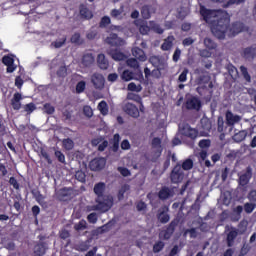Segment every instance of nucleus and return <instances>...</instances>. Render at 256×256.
Listing matches in <instances>:
<instances>
[{"mask_svg": "<svg viewBox=\"0 0 256 256\" xmlns=\"http://www.w3.org/2000/svg\"><path fill=\"white\" fill-rule=\"evenodd\" d=\"M200 15L205 23L212 21L211 31L217 39H225L227 29H229V24L231 23V18H229L227 11L221 9L213 10L201 5Z\"/></svg>", "mask_w": 256, "mask_h": 256, "instance_id": "nucleus-1", "label": "nucleus"}, {"mask_svg": "<svg viewBox=\"0 0 256 256\" xmlns=\"http://www.w3.org/2000/svg\"><path fill=\"white\" fill-rule=\"evenodd\" d=\"M106 185L105 182H99L94 185V193L96 197V205L94 208L96 211H102V213H107L111 207H113L114 199L110 194L105 195Z\"/></svg>", "mask_w": 256, "mask_h": 256, "instance_id": "nucleus-2", "label": "nucleus"}, {"mask_svg": "<svg viewBox=\"0 0 256 256\" xmlns=\"http://www.w3.org/2000/svg\"><path fill=\"white\" fill-rule=\"evenodd\" d=\"M198 81L199 86L196 88L198 94L203 97V95H207V93L210 95L213 93V82L211 81V76L201 75L198 78Z\"/></svg>", "mask_w": 256, "mask_h": 256, "instance_id": "nucleus-3", "label": "nucleus"}, {"mask_svg": "<svg viewBox=\"0 0 256 256\" xmlns=\"http://www.w3.org/2000/svg\"><path fill=\"white\" fill-rule=\"evenodd\" d=\"M179 225V219L174 218L166 227V229H163L159 233V238L163 239L164 241H169L171 237H173V233H175V229H177V226Z\"/></svg>", "mask_w": 256, "mask_h": 256, "instance_id": "nucleus-4", "label": "nucleus"}, {"mask_svg": "<svg viewBox=\"0 0 256 256\" xmlns=\"http://www.w3.org/2000/svg\"><path fill=\"white\" fill-rule=\"evenodd\" d=\"M201 107H203L201 100L196 96H192L186 99L182 109H186L187 111H201Z\"/></svg>", "mask_w": 256, "mask_h": 256, "instance_id": "nucleus-5", "label": "nucleus"}, {"mask_svg": "<svg viewBox=\"0 0 256 256\" xmlns=\"http://www.w3.org/2000/svg\"><path fill=\"white\" fill-rule=\"evenodd\" d=\"M183 179H185V172H183L181 164H176L170 173V181L174 185H177L181 183Z\"/></svg>", "mask_w": 256, "mask_h": 256, "instance_id": "nucleus-6", "label": "nucleus"}, {"mask_svg": "<svg viewBox=\"0 0 256 256\" xmlns=\"http://www.w3.org/2000/svg\"><path fill=\"white\" fill-rule=\"evenodd\" d=\"M238 183L241 187H247L253 177V168L251 166L246 167L245 171L238 174Z\"/></svg>", "mask_w": 256, "mask_h": 256, "instance_id": "nucleus-7", "label": "nucleus"}, {"mask_svg": "<svg viewBox=\"0 0 256 256\" xmlns=\"http://www.w3.org/2000/svg\"><path fill=\"white\" fill-rule=\"evenodd\" d=\"M228 30H229L231 37H235V35H239V33H243V31H247V27L245 26V24L243 22L237 21V22L232 23L230 28H229V24H228L227 31Z\"/></svg>", "mask_w": 256, "mask_h": 256, "instance_id": "nucleus-8", "label": "nucleus"}, {"mask_svg": "<svg viewBox=\"0 0 256 256\" xmlns=\"http://www.w3.org/2000/svg\"><path fill=\"white\" fill-rule=\"evenodd\" d=\"M2 63L7 67V73H14V71L17 69V65H15V59L11 55L3 56Z\"/></svg>", "mask_w": 256, "mask_h": 256, "instance_id": "nucleus-9", "label": "nucleus"}, {"mask_svg": "<svg viewBox=\"0 0 256 256\" xmlns=\"http://www.w3.org/2000/svg\"><path fill=\"white\" fill-rule=\"evenodd\" d=\"M181 134L184 137H189V139H197V137H199V131H197L195 128H191L189 124L182 127Z\"/></svg>", "mask_w": 256, "mask_h": 256, "instance_id": "nucleus-10", "label": "nucleus"}, {"mask_svg": "<svg viewBox=\"0 0 256 256\" xmlns=\"http://www.w3.org/2000/svg\"><path fill=\"white\" fill-rule=\"evenodd\" d=\"M175 195V192L173 189L167 187V186H162L161 189L158 192V198L160 201H167V199H171Z\"/></svg>", "mask_w": 256, "mask_h": 256, "instance_id": "nucleus-11", "label": "nucleus"}, {"mask_svg": "<svg viewBox=\"0 0 256 256\" xmlns=\"http://www.w3.org/2000/svg\"><path fill=\"white\" fill-rule=\"evenodd\" d=\"M91 83L95 89H103V87H105V77L100 73H94L91 76Z\"/></svg>", "mask_w": 256, "mask_h": 256, "instance_id": "nucleus-12", "label": "nucleus"}, {"mask_svg": "<svg viewBox=\"0 0 256 256\" xmlns=\"http://www.w3.org/2000/svg\"><path fill=\"white\" fill-rule=\"evenodd\" d=\"M105 41L110 47H121L123 45V39L119 38L116 33L110 34Z\"/></svg>", "mask_w": 256, "mask_h": 256, "instance_id": "nucleus-13", "label": "nucleus"}, {"mask_svg": "<svg viewBox=\"0 0 256 256\" xmlns=\"http://www.w3.org/2000/svg\"><path fill=\"white\" fill-rule=\"evenodd\" d=\"M58 199L60 201H69L70 199H73V188H61L58 191Z\"/></svg>", "mask_w": 256, "mask_h": 256, "instance_id": "nucleus-14", "label": "nucleus"}, {"mask_svg": "<svg viewBox=\"0 0 256 256\" xmlns=\"http://www.w3.org/2000/svg\"><path fill=\"white\" fill-rule=\"evenodd\" d=\"M124 111L129 115L130 117H133L134 119H138L140 113H139V108L135 106L133 103H126L124 106Z\"/></svg>", "mask_w": 256, "mask_h": 256, "instance_id": "nucleus-15", "label": "nucleus"}, {"mask_svg": "<svg viewBox=\"0 0 256 256\" xmlns=\"http://www.w3.org/2000/svg\"><path fill=\"white\" fill-rule=\"evenodd\" d=\"M21 101H23V95L19 92L14 93L10 100V105L14 111H19L21 109Z\"/></svg>", "mask_w": 256, "mask_h": 256, "instance_id": "nucleus-16", "label": "nucleus"}, {"mask_svg": "<svg viewBox=\"0 0 256 256\" xmlns=\"http://www.w3.org/2000/svg\"><path fill=\"white\" fill-rule=\"evenodd\" d=\"M157 219L163 225L169 223V221L171 220V216L169 215V208L164 207L162 209H159L157 214Z\"/></svg>", "mask_w": 256, "mask_h": 256, "instance_id": "nucleus-17", "label": "nucleus"}, {"mask_svg": "<svg viewBox=\"0 0 256 256\" xmlns=\"http://www.w3.org/2000/svg\"><path fill=\"white\" fill-rule=\"evenodd\" d=\"M157 13V8L151 4H146L141 8L142 19H151V15Z\"/></svg>", "mask_w": 256, "mask_h": 256, "instance_id": "nucleus-18", "label": "nucleus"}, {"mask_svg": "<svg viewBox=\"0 0 256 256\" xmlns=\"http://www.w3.org/2000/svg\"><path fill=\"white\" fill-rule=\"evenodd\" d=\"M149 63H151V65L155 68L167 69V64L165 60H163V58L159 56H151L149 58Z\"/></svg>", "mask_w": 256, "mask_h": 256, "instance_id": "nucleus-19", "label": "nucleus"}, {"mask_svg": "<svg viewBox=\"0 0 256 256\" xmlns=\"http://www.w3.org/2000/svg\"><path fill=\"white\" fill-rule=\"evenodd\" d=\"M241 121V116L233 114L231 110L226 111V124L228 127H233L236 123Z\"/></svg>", "mask_w": 256, "mask_h": 256, "instance_id": "nucleus-20", "label": "nucleus"}, {"mask_svg": "<svg viewBox=\"0 0 256 256\" xmlns=\"http://www.w3.org/2000/svg\"><path fill=\"white\" fill-rule=\"evenodd\" d=\"M89 167L91 171H101L105 167V159L103 158H94L90 161Z\"/></svg>", "mask_w": 256, "mask_h": 256, "instance_id": "nucleus-21", "label": "nucleus"}, {"mask_svg": "<svg viewBox=\"0 0 256 256\" xmlns=\"http://www.w3.org/2000/svg\"><path fill=\"white\" fill-rule=\"evenodd\" d=\"M108 54L114 61H125L127 56L123 52H121L119 49H110L108 51Z\"/></svg>", "mask_w": 256, "mask_h": 256, "instance_id": "nucleus-22", "label": "nucleus"}, {"mask_svg": "<svg viewBox=\"0 0 256 256\" xmlns=\"http://www.w3.org/2000/svg\"><path fill=\"white\" fill-rule=\"evenodd\" d=\"M211 1L213 3H224L222 5L224 9L231 7V5H243V3H245V0H211Z\"/></svg>", "mask_w": 256, "mask_h": 256, "instance_id": "nucleus-23", "label": "nucleus"}, {"mask_svg": "<svg viewBox=\"0 0 256 256\" xmlns=\"http://www.w3.org/2000/svg\"><path fill=\"white\" fill-rule=\"evenodd\" d=\"M132 55L135 57V59H138V61H141L142 63L147 61V55L145 54V51L139 47H134L132 49Z\"/></svg>", "mask_w": 256, "mask_h": 256, "instance_id": "nucleus-24", "label": "nucleus"}, {"mask_svg": "<svg viewBox=\"0 0 256 256\" xmlns=\"http://www.w3.org/2000/svg\"><path fill=\"white\" fill-rule=\"evenodd\" d=\"M237 235H239V230H237L235 228H231V230L228 232L227 238H226L228 247H233V245L235 243V239H237Z\"/></svg>", "mask_w": 256, "mask_h": 256, "instance_id": "nucleus-25", "label": "nucleus"}, {"mask_svg": "<svg viewBox=\"0 0 256 256\" xmlns=\"http://www.w3.org/2000/svg\"><path fill=\"white\" fill-rule=\"evenodd\" d=\"M97 64L99 69H102V71H107V69H109V60H107L105 54H98Z\"/></svg>", "mask_w": 256, "mask_h": 256, "instance_id": "nucleus-26", "label": "nucleus"}, {"mask_svg": "<svg viewBox=\"0 0 256 256\" xmlns=\"http://www.w3.org/2000/svg\"><path fill=\"white\" fill-rule=\"evenodd\" d=\"M242 57H244V59H255V57H256V44L245 48L243 50Z\"/></svg>", "mask_w": 256, "mask_h": 256, "instance_id": "nucleus-27", "label": "nucleus"}, {"mask_svg": "<svg viewBox=\"0 0 256 256\" xmlns=\"http://www.w3.org/2000/svg\"><path fill=\"white\" fill-rule=\"evenodd\" d=\"M81 63L84 67H91L95 63V56L91 53H86L82 56Z\"/></svg>", "mask_w": 256, "mask_h": 256, "instance_id": "nucleus-28", "label": "nucleus"}, {"mask_svg": "<svg viewBox=\"0 0 256 256\" xmlns=\"http://www.w3.org/2000/svg\"><path fill=\"white\" fill-rule=\"evenodd\" d=\"M47 253V246H45V242H40L35 246L34 256H45Z\"/></svg>", "mask_w": 256, "mask_h": 256, "instance_id": "nucleus-29", "label": "nucleus"}, {"mask_svg": "<svg viewBox=\"0 0 256 256\" xmlns=\"http://www.w3.org/2000/svg\"><path fill=\"white\" fill-rule=\"evenodd\" d=\"M79 9L82 19H93V12H91L85 4L80 5Z\"/></svg>", "mask_w": 256, "mask_h": 256, "instance_id": "nucleus-30", "label": "nucleus"}, {"mask_svg": "<svg viewBox=\"0 0 256 256\" xmlns=\"http://www.w3.org/2000/svg\"><path fill=\"white\" fill-rule=\"evenodd\" d=\"M173 41H175V36L171 35L164 39V42L161 45L162 51H170L173 47Z\"/></svg>", "mask_w": 256, "mask_h": 256, "instance_id": "nucleus-31", "label": "nucleus"}, {"mask_svg": "<svg viewBox=\"0 0 256 256\" xmlns=\"http://www.w3.org/2000/svg\"><path fill=\"white\" fill-rule=\"evenodd\" d=\"M151 31H154V33H157L158 35H163L165 33V30L161 27V25L157 24L155 21L149 22Z\"/></svg>", "mask_w": 256, "mask_h": 256, "instance_id": "nucleus-32", "label": "nucleus"}, {"mask_svg": "<svg viewBox=\"0 0 256 256\" xmlns=\"http://www.w3.org/2000/svg\"><path fill=\"white\" fill-rule=\"evenodd\" d=\"M130 189H131V186H129V184L122 185L117 194L118 201H123V199H125V193Z\"/></svg>", "mask_w": 256, "mask_h": 256, "instance_id": "nucleus-33", "label": "nucleus"}, {"mask_svg": "<svg viewBox=\"0 0 256 256\" xmlns=\"http://www.w3.org/2000/svg\"><path fill=\"white\" fill-rule=\"evenodd\" d=\"M98 110L100 111L101 115H109V106L105 100H102L98 104Z\"/></svg>", "mask_w": 256, "mask_h": 256, "instance_id": "nucleus-34", "label": "nucleus"}, {"mask_svg": "<svg viewBox=\"0 0 256 256\" xmlns=\"http://www.w3.org/2000/svg\"><path fill=\"white\" fill-rule=\"evenodd\" d=\"M246 138L247 132L245 130H241L233 136V139L236 143H241V141H245Z\"/></svg>", "mask_w": 256, "mask_h": 256, "instance_id": "nucleus-35", "label": "nucleus"}, {"mask_svg": "<svg viewBox=\"0 0 256 256\" xmlns=\"http://www.w3.org/2000/svg\"><path fill=\"white\" fill-rule=\"evenodd\" d=\"M189 235L190 239H197L199 233L197 232V228L186 229L183 232V237H187Z\"/></svg>", "mask_w": 256, "mask_h": 256, "instance_id": "nucleus-36", "label": "nucleus"}, {"mask_svg": "<svg viewBox=\"0 0 256 256\" xmlns=\"http://www.w3.org/2000/svg\"><path fill=\"white\" fill-rule=\"evenodd\" d=\"M126 99L128 101H135V103H141V101H143V98H141L139 94H135L133 92H128Z\"/></svg>", "mask_w": 256, "mask_h": 256, "instance_id": "nucleus-37", "label": "nucleus"}, {"mask_svg": "<svg viewBox=\"0 0 256 256\" xmlns=\"http://www.w3.org/2000/svg\"><path fill=\"white\" fill-rule=\"evenodd\" d=\"M180 166L183 171H191V169H193V160H191V158H188L184 160L182 165Z\"/></svg>", "mask_w": 256, "mask_h": 256, "instance_id": "nucleus-38", "label": "nucleus"}, {"mask_svg": "<svg viewBox=\"0 0 256 256\" xmlns=\"http://www.w3.org/2000/svg\"><path fill=\"white\" fill-rule=\"evenodd\" d=\"M204 45L206 49H209V51H213V49H217V43H215V41H213L211 38H205Z\"/></svg>", "mask_w": 256, "mask_h": 256, "instance_id": "nucleus-39", "label": "nucleus"}, {"mask_svg": "<svg viewBox=\"0 0 256 256\" xmlns=\"http://www.w3.org/2000/svg\"><path fill=\"white\" fill-rule=\"evenodd\" d=\"M128 91H133L135 93H141L143 91V87L139 84H135V82H131L128 84Z\"/></svg>", "mask_w": 256, "mask_h": 256, "instance_id": "nucleus-40", "label": "nucleus"}, {"mask_svg": "<svg viewBox=\"0 0 256 256\" xmlns=\"http://www.w3.org/2000/svg\"><path fill=\"white\" fill-rule=\"evenodd\" d=\"M255 209H256V204L253 202H246L244 204V211L248 215L251 214L253 211H255Z\"/></svg>", "mask_w": 256, "mask_h": 256, "instance_id": "nucleus-41", "label": "nucleus"}, {"mask_svg": "<svg viewBox=\"0 0 256 256\" xmlns=\"http://www.w3.org/2000/svg\"><path fill=\"white\" fill-rule=\"evenodd\" d=\"M23 109H24L25 113H27L28 115H31V113H33V111H35V109H37V106H35V103L30 102L28 104H25L23 106Z\"/></svg>", "mask_w": 256, "mask_h": 256, "instance_id": "nucleus-42", "label": "nucleus"}, {"mask_svg": "<svg viewBox=\"0 0 256 256\" xmlns=\"http://www.w3.org/2000/svg\"><path fill=\"white\" fill-rule=\"evenodd\" d=\"M165 249V242L158 241L153 246V253H161Z\"/></svg>", "mask_w": 256, "mask_h": 256, "instance_id": "nucleus-43", "label": "nucleus"}, {"mask_svg": "<svg viewBox=\"0 0 256 256\" xmlns=\"http://www.w3.org/2000/svg\"><path fill=\"white\" fill-rule=\"evenodd\" d=\"M71 43L74 45H81V34L79 32L74 33L70 38Z\"/></svg>", "mask_w": 256, "mask_h": 256, "instance_id": "nucleus-44", "label": "nucleus"}, {"mask_svg": "<svg viewBox=\"0 0 256 256\" xmlns=\"http://www.w3.org/2000/svg\"><path fill=\"white\" fill-rule=\"evenodd\" d=\"M127 66L131 67L132 69H139V61H137V58H130L126 61Z\"/></svg>", "mask_w": 256, "mask_h": 256, "instance_id": "nucleus-45", "label": "nucleus"}, {"mask_svg": "<svg viewBox=\"0 0 256 256\" xmlns=\"http://www.w3.org/2000/svg\"><path fill=\"white\" fill-rule=\"evenodd\" d=\"M240 71H241L245 81H247V83H251V75L249 74V71L247 70V67L241 66Z\"/></svg>", "mask_w": 256, "mask_h": 256, "instance_id": "nucleus-46", "label": "nucleus"}, {"mask_svg": "<svg viewBox=\"0 0 256 256\" xmlns=\"http://www.w3.org/2000/svg\"><path fill=\"white\" fill-rule=\"evenodd\" d=\"M122 81H132L133 79V72L129 70H124L122 75H121Z\"/></svg>", "mask_w": 256, "mask_h": 256, "instance_id": "nucleus-47", "label": "nucleus"}, {"mask_svg": "<svg viewBox=\"0 0 256 256\" xmlns=\"http://www.w3.org/2000/svg\"><path fill=\"white\" fill-rule=\"evenodd\" d=\"M62 143H63L64 149H67V151H71V149H73L75 145L73 143V140H71V138L64 139Z\"/></svg>", "mask_w": 256, "mask_h": 256, "instance_id": "nucleus-48", "label": "nucleus"}, {"mask_svg": "<svg viewBox=\"0 0 256 256\" xmlns=\"http://www.w3.org/2000/svg\"><path fill=\"white\" fill-rule=\"evenodd\" d=\"M200 149H209L211 147V140L210 139H202L198 143Z\"/></svg>", "mask_w": 256, "mask_h": 256, "instance_id": "nucleus-49", "label": "nucleus"}, {"mask_svg": "<svg viewBox=\"0 0 256 256\" xmlns=\"http://www.w3.org/2000/svg\"><path fill=\"white\" fill-rule=\"evenodd\" d=\"M75 179H77V181H80V183H85L87 175H85V172L80 170L75 173Z\"/></svg>", "mask_w": 256, "mask_h": 256, "instance_id": "nucleus-50", "label": "nucleus"}, {"mask_svg": "<svg viewBox=\"0 0 256 256\" xmlns=\"http://www.w3.org/2000/svg\"><path fill=\"white\" fill-rule=\"evenodd\" d=\"M32 195L36 199L37 203L45 201V196H43V194H41V191L39 190L32 191Z\"/></svg>", "mask_w": 256, "mask_h": 256, "instance_id": "nucleus-51", "label": "nucleus"}, {"mask_svg": "<svg viewBox=\"0 0 256 256\" xmlns=\"http://www.w3.org/2000/svg\"><path fill=\"white\" fill-rule=\"evenodd\" d=\"M149 31H151V26L147 24H141L139 26V32L141 35H149Z\"/></svg>", "mask_w": 256, "mask_h": 256, "instance_id": "nucleus-52", "label": "nucleus"}, {"mask_svg": "<svg viewBox=\"0 0 256 256\" xmlns=\"http://www.w3.org/2000/svg\"><path fill=\"white\" fill-rule=\"evenodd\" d=\"M108 25H111V18L109 16L102 17L99 23V27L104 28Z\"/></svg>", "mask_w": 256, "mask_h": 256, "instance_id": "nucleus-53", "label": "nucleus"}, {"mask_svg": "<svg viewBox=\"0 0 256 256\" xmlns=\"http://www.w3.org/2000/svg\"><path fill=\"white\" fill-rule=\"evenodd\" d=\"M44 112L47 115H53V113H55V107L51 105V103H46L44 104Z\"/></svg>", "mask_w": 256, "mask_h": 256, "instance_id": "nucleus-54", "label": "nucleus"}, {"mask_svg": "<svg viewBox=\"0 0 256 256\" xmlns=\"http://www.w3.org/2000/svg\"><path fill=\"white\" fill-rule=\"evenodd\" d=\"M74 229L76 231H83V229H87V221L80 220L79 223L75 224Z\"/></svg>", "mask_w": 256, "mask_h": 256, "instance_id": "nucleus-55", "label": "nucleus"}, {"mask_svg": "<svg viewBox=\"0 0 256 256\" xmlns=\"http://www.w3.org/2000/svg\"><path fill=\"white\" fill-rule=\"evenodd\" d=\"M224 125H225V121L223 120V117L219 116L218 120H217V131H218V133H223Z\"/></svg>", "mask_w": 256, "mask_h": 256, "instance_id": "nucleus-56", "label": "nucleus"}, {"mask_svg": "<svg viewBox=\"0 0 256 256\" xmlns=\"http://www.w3.org/2000/svg\"><path fill=\"white\" fill-rule=\"evenodd\" d=\"M85 87H87V83L85 81H79L76 84V93H83L85 91Z\"/></svg>", "mask_w": 256, "mask_h": 256, "instance_id": "nucleus-57", "label": "nucleus"}, {"mask_svg": "<svg viewBox=\"0 0 256 256\" xmlns=\"http://www.w3.org/2000/svg\"><path fill=\"white\" fill-rule=\"evenodd\" d=\"M189 74V69L185 68L178 77L180 83H185L187 81V75Z\"/></svg>", "mask_w": 256, "mask_h": 256, "instance_id": "nucleus-58", "label": "nucleus"}, {"mask_svg": "<svg viewBox=\"0 0 256 256\" xmlns=\"http://www.w3.org/2000/svg\"><path fill=\"white\" fill-rule=\"evenodd\" d=\"M83 114L85 115V117L91 119V117H93V108H91V106H84Z\"/></svg>", "mask_w": 256, "mask_h": 256, "instance_id": "nucleus-59", "label": "nucleus"}, {"mask_svg": "<svg viewBox=\"0 0 256 256\" xmlns=\"http://www.w3.org/2000/svg\"><path fill=\"white\" fill-rule=\"evenodd\" d=\"M152 147L153 149H161V138L154 137L152 139Z\"/></svg>", "mask_w": 256, "mask_h": 256, "instance_id": "nucleus-60", "label": "nucleus"}, {"mask_svg": "<svg viewBox=\"0 0 256 256\" xmlns=\"http://www.w3.org/2000/svg\"><path fill=\"white\" fill-rule=\"evenodd\" d=\"M118 171L122 175V177H130L131 175V171L125 167H118Z\"/></svg>", "mask_w": 256, "mask_h": 256, "instance_id": "nucleus-61", "label": "nucleus"}, {"mask_svg": "<svg viewBox=\"0 0 256 256\" xmlns=\"http://www.w3.org/2000/svg\"><path fill=\"white\" fill-rule=\"evenodd\" d=\"M55 157L57 158L59 163H65V154H63V152L56 150Z\"/></svg>", "mask_w": 256, "mask_h": 256, "instance_id": "nucleus-62", "label": "nucleus"}, {"mask_svg": "<svg viewBox=\"0 0 256 256\" xmlns=\"http://www.w3.org/2000/svg\"><path fill=\"white\" fill-rule=\"evenodd\" d=\"M88 222L95 224L97 223L98 217H97V213L92 212L87 216Z\"/></svg>", "mask_w": 256, "mask_h": 256, "instance_id": "nucleus-63", "label": "nucleus"}, {"mask_svg": "<svg viewBox=\"0 0 256 256\" xmlns=\"http://www.w3.org/2000/svg\"><path fill=\"white\" fill-rule=\"evenodd\" d=\"M247 197H248L250 203L256 204V190H251L248 193Z\"/></svg>", "mask_w": 256, "mask_h": 256, "instance_id": "nucleus-64", "label": "nucleus"}]
</instances>
